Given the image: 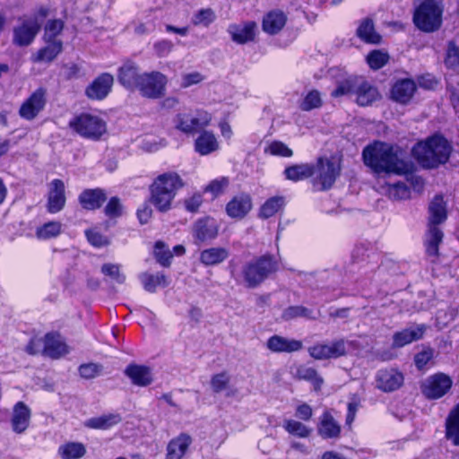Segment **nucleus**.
Returning a JSON list of instances; mask_svg holds the SVG:
<instances>
[{"mask_svg":"<svg viewBox=\"0 0 459 459\" xmlns=\"http://www.w3.org/2000/svg\"><path fill=\"white\" fill-rule=\"evenodd\" d=\"M46 105V91L36 90L21 106L19 114L26 120L34 119Z\"/></svg>","mask_w":459,"mask_h":459,"instance_id":"13","label":"nucleus"},{"mask_svg":"<svg viewBox=\"0 0 459 459\" xmlns=\"http://www.w3.org/2000/svg\"><path fill=\"white\" fill-rule=\"evenodd\" d=\"M212 120V116L204 110H197L195 115L179 113L174 118L175 127L185 133L193 134L198 130L207 126Z\"/></svg>","mask_w":459,"mask_h":459,"instance_id":"9","label":"nucleus"},{"mask_svg":"<svg viewBox=\"0 0 459 459\" xmlns=\"http://www.w3.org/2000/svg\"><path fill=\"white\" fill-rule=\"evenodd\" d=\"M230 375L226 372H221L215 374L211 378V387L214 393H221L225 391L230 386Z\"/></svg>","mask_w":459,"mask_h":459,"instance_id":"48","label":"nucleus"},{"mask_svg":"<svg viewBox=\"0 0 459 459\" xmlns=\"http://www.w3.org/2000/svg\"><path fill=\"white\" fill-rule=\"evenodd\" d=\"M126 376L134 385L145 386L152 383V375L150 370L143 366L131 365L126 369Z\"/></svg>","mask_w":459,"mask_h":459,"instance_id":"37","label":"nucleus"},{"mask_svg":"<svg viewBox=\"0 0 459 459\" xmlns=\"http://www.w3.org/2000/svg\"><path fill=\"white\" fill-rule=\"evenodd\" d=\"M357 35L366 42L377 44L381 37L375 31L373 22L370 20H365L357 30Z\"/></svg>","mask_w":459,"mask_h":459,"instance_id":"44","label":"nucleus"},{"mask_svg":"<svg viewBox=\"0 0 459 459\" xmlns=\"http://www.w3.org/2000/svg\"><path fill=\"white\" fill-rule=\"evenodd\" d=\"M113 82L114 78L110 74H102L87 87L85 93L89 99L103 100L109 93Z\"/></svg>","mask_w":459,"mask_h":459,"instance_id":"16","label":"nucleus"},{"mask_svg":"<svg viewBox=\"0 0 459 459\" xmlns=\"http://www.w3.org/2000/svg\"><path fill=\"white\" fill-rule=\"evenodd\" d=\"M63 225L59 221H49L39 227L36 230V237L41 240L56 238L62 232Z\"/></svg>","mask_w":459,"mask_h":459,"instance_id":"43","label":"nucleus"},{"mask_svg":"<svg viewBox=\"0 0 459 459\" xmlns=\"http://www.w3.org/2000/svg\"><path fill=\"white\" fill-rule=\"evenodd\" d=\"M433 350L425 349L422 351L417 353L414 357L415 366L418 369H423L425 366L432 359Z\"/></svg>","mask_w":459,"mask_h":459,"instance_id":"61","label":"nucleus"},{"mask_svg":"<svg viewBox=\"0 0 459 459\" xmlns=\"http://www.w3.org/2000/svg\"><path fill=\"white\" fill-rule=\"evenodd\" d=\"M168 78L158 71L143 73L140 76L137 90L148 99H160L165 95Z\"/></svg>","mask_w":459,"mask_h":459,"instance_id":"8","label":"nucleus"},{"mask_svg":"<svg viewBox=\"0 0 459 459\" xmlns=\"http://www.w3.org/2000/svg\"><path fill=\"white\" fill-rule=\"evenodd\" d=\"M70 127L82 137L99 140L106 132V122L99 116L82 113L69 122Z\"/></svg>","mask_w":459,"mask_h":459,"instance_id":"6","label":"nucleus"},{"mask_svg":"<svg viewBox=\"0 0 459 459\" xmlns=\"http://www.w3.org/2000/svg\"><path fill=\"white\" fill-rule=\"evenodd\" d=\"M215 18V13L211 8L201 9L192 17V23L195 26L208 27Z\"/></svg>","mask_w":459,"mask_h":459,"instance_id":"49","label":"nucleus"},{"mask_svg":"<svg viewBox=\"0 0 459 459\" xmlns=\"http://www.w3.org/2000/svg\"><path fill=\"white\" fill-rule=\"evenodd\" d=\"M30 417V409L23 402L16 403L11 417L12 429L17 434L23 433L29 428Z\"/></svg>","mask_w":459,"mask_h":459,"instance_id":"19","label":"nucleus"},{"mask_svg":"<svg viewBox=\"0 0 459 459\" xmlns=\"http://www.w3.org/2000/svg\"><path fill=\"white\" fill-rule=\"evenodd\" d=\"M326 343H316L308 348L309 355L315 359H328Z\"/></svg>","mask_w":459,"mask_h":459,"instance_id":"62","label":"nucleus"},{"mask_svg":"<svg viewBox=\"0 0 459 459\" xmlns=\"http://www.w3.org/2000/svg\"><path fill=\"white\" fill-rule=\"evenodd\" d=\"M443 240V232L437 226H429L425 247L427 255L429 257L437 258L438 255V247Z\"/></svg>","mask_w":459,"mask_h":459,"instance_id":"33","label":"nucleus"},{"mask_svg":"<svg viewBox=\"0 0 459 459\" xmlns=\"http://www.w3.org/2000/svg\"><path fill=\"white\" fill-rule=\"evenodd\" d=\"M43 353L52 359H59L69 352V348L56 333H49L44 337Z\"/></svg>","mask_w":459,"mask_h":459,"instance_id":"20","label":"nucleus"},{"mask_svg":"<svg viewBox=\"0 0 459 459\" xmlns=\"http://www.w3.org/2000/svg\"><path fill=\"white\" fill-rule=\"evenodd\" d=\"M282 196H273L265 201L261 206L259 216L263 219H268L275 215L284 205Z\"/></svg>","mask_w":459,"mask_h":459,"instance_id":"42","label":"nucleus"},{"mask_svg":"<svg viewBox=\"0 0 459 459\" xmlns=\"http://www.w3.org/2000/svg\"><path fill=\"white\" fill-rule=\"evenodd\" d=\"M86 453L83 444L79 442H68L59 446L58 454L63 459H79Z\"/></svg>","mask_w":459,"mask_h":459,"instance_id":"41","label":"nucleus"},{"mask_svg":"<svg viewBox=\"0 0 459 459\" xmlns=\"http://www.w3.org/2000/svg\"><path fill=\"white\" fill-rule=\"evenodd\" d=\"M219 223L212 217L197 220L192 229V235L195 243H202L214 239L219 233Z\"/></svg>","mask_w":459,"mask_h":459,"instance_id":"12","label":"nucleus"},{"mask_svg":"<svg viewBox=\"0 0 459 459\" xmlns=\"http://www.w3.org/2000/svg\"><path fill=\"white\" fill-rule=\"evenodd\" d=\"M154 255L157 262L162 266H169L173 256L169 249L161 241L156 242L154 246Z\"/></svg>","mask_w":459,"mask_h":459,"instance_id":"51","label":"nucleus"},{"mask_svg":"<svg viewBox=\"0 0 459 459\" xmlns=\"http://www.w3.org/2000/svg\"><path fill=\"white\" fill-rule=\"evenodd\" d=\"M284 175L291 181L304 180L314 175V166L307 163L292 165L285 169Z\"/></svg>","mask_w":459,"mask_h":459,"instance_id":"38","label":"nucleus"},{"mask_svg":"<svg viewBox=\"0 0 459 459\" xmlns=\"http://www.w3.org/2000/svg\"><path fill=\"white\" fill-rule=\"evenodd\" d=\"M328 359H336L346 354V343L343 340L326 343Z\"/></svg>","mask_w":459,"mask_h":459,"instance_id":"57","label":"nucleus"},{"mask_svg":"<svg viewBox=\"0 0 459 459\" xmlns=\"http://www.w3.org/2000/svg\"><path fill=\"white\" fill-rule=\"evenodd\" d=\"M65 204V184L60 179H54L49 184L48 211L56 213L61 211Z\"/></svg>","mask_w":459,"mask_h":459,"instance_id":"21","label":"nucleus"},{"mask_svg":"<svg viewBox=\"0 0 459 459\" xmlns=\"http://www.w3.org/2000/svg\"><path fill=\"white\" fill-rule=\"evenodd\" d=\"M287 21L285 13L280 10H273L266 13L263 19V30L273 35L281 30Z\"/></svg>","mask_w":459,"mask_h":459,"instance_id":"27","label":"nucleus"},{"mask_svg":"<svg viewBox=\"0 0 459 459\" xmlns=\"http://www.w3.org/2000/svg\"><path fill=\"white\" fill-rule=\"evenodd\" d=\"M48 45L40 48L36 54L31 56L34 63H50L52 62L63 50V42L61 40H54L46 42Z\"/></svg>","mask_w":459,"mask_h":459,"instance_id":"31","label":"nucleus"},{"mask_svg":"<svg viewBox=\"0 0 459 459\" xmlns=\"http://www.w3.org/2000/svg\"><path fill=\"white\" fill-rule=\"evenodd\" d=\"M230 256V251L221 247H210L200 253V262L206 266L223 263Z\"/></svg>","mask_w":459,"mask_h":459,"instance_id":"29","label":"nucleus"},{"mask_svg":"<svg viewBox=\"0 0 459 459\" xmlns=\"http://www.w3.org/2000/svg\"><path fill=\"white\" fill-rule=\"evenodd\" d=\"M251 208V198L247 195H241L228 203L226 212L231 218L241 219L249 212Z\"/></svg>","mask_w":459,"mask_h":459,"instance_id":"25","label":"nucleus"},{"mask_svg":"<svg viewBox=\"0 0 459 459\" xmlns=\"http://www.w3.org/2000/svg\"><path fill=\"white\" fill-rule=\"evenodd\" d=\"M101 273L118 284H122L126 281V276L120 272V266L118 264H104L101 266Z\"/></svg>","mask_w":459,"mask_h":459,"instance_id":"53","label":"nucleus"},{"mask_svg":"<svg viewBox=\"0 0 459 459\" xmlns=\"http://www.w3.org/2000/svg\"><path fill=\"white\" fill-rule=\"evenodd\" d=\"M183 180L176 172L159 175L151 185V202L160 211L171 208L178 191L183 186Z\"/></svg>","mask_w":459,"mask_h":459,"instance_id":"3","label":"nucleus"},{"mask_svg":"<svg viewBox=\"0 0 459 459\" xmlns=\"http://www.w3.org/2000/svg\"><path fill=\"white\" fill-rule=\"evenodd\" d=\"M277 264L271 255H263L260 258L247 264L242 270L246 284L249 288L259 285L267 276L276 271Z\"/></svg>","mask_w":459,"mask_h":459,"instance_id":"5","label":"nucleus"},{"mask_svg":"<svg viewBox=\"0 0 459 459\" xmlns=\"http://www.w3.org/2000/svg\"><path fill=\"white\" fill-rule=\"evenodd\" d=\"M417 86L411 79L397 80L392 86L390 91L391 99L400 104H407L412 99L416 92Z\"/></svg>","mask_w":459,"mask_h":459,"instance_id":"15","label":"nucleus"},{"mask_svg":"<svg viewBox=\"0 0 459 459\" xmlns=\"http://www.w3.org/2000/svg\"><path fill=\"white\" fill-rule=\"evenodd\" d=\"M429 226H437L446 220V207L441 195H436L429 206Z\"/></svg>","mask_w":459,"mask_h":459,"instance_id":"30","label":"nucleus"},{"mask_svg":"<svg viewBox=\"0 0 459 459\" xmlns=\"http://www.w3.org/2000/svg\"><path fill=\"white\" fill-rule=\"evenodd\" d=\"M340 172L341 166L338 161L328 158H319L314 166V187L320 191L331 188Z\"/></svg>","mask_w":459,"mask_h":459,"instance_id":"7","label":"nucleus"},{"mask_svg":"<svg viewBox=\"0 0 459 459\" xmlns=\"http://www.w3.org/2000/svg\"><path fill=\"white\" fill-rule=\"evenodd\" d=\"M39 30V24L36 20L24 22L20 27L14 29L13 42L19 46L30 45Z\"/></svg>","mask_w":459,"mask_h":459,"instance_id":"23","label":"nucleus"},{"mask_svg":"<svg viewBox=\"0 0 459 459\" xmlns=\"http://www.w3.org/2000/svg\"><path fill=\"white\" fill-rule=\"evenodd\" d=\"M105 200L106 195L100 189L85 190L79 196L80 204L87 210H95L100 208Z\"/></svg>","mask_w":459,"mask_h":459,"instance_id":"34","label":"nucleus"},{"mask_svg":"<svg viewBox=\"0 0 459 459\" xmlns=\"http://www.w3.org/2000/svg\"><path fill=\"white\" fill-rule=\"evenodd\" d=\"M452 147L440 134H434L420 141L412 148V156L424 168L432 169L446 163Z\"/></svg>","mask_w":459,"mask_h":459,"instance_id":"2","label":"nucleus"},{"mask_svg":"<svg viewBox=\"0 0 459 459\" xmlns=\"http://www.w3.org/2000/svg\"><path fill=\"white\" fill-rule=\"evenodd\" d=\"M426 332L425 325H411L408 328L403 329L394 333L393 335V347L402 348L412 342L420 340Z\"/></svg>","mask_w":459,"mask_h":459,"instance_id":"18","label":"nucleus"},{"mask_svg":"<svg viewBox=\"0 0 459 459\" xmlns=\"http://www.w3.org/2000/svg\"><path fill=\"white\" fill-rule=\"evenodd\" d=\"M357 79V77H350L343 82H341L332 91L331 95L334 98H339L350 94H354Z\"/></svg>","mask_w":459,"mask_h":459,"instance_id":"47","label":"nucleus"},{"mask_svg":"<svg viewBox=\"0 0 459 459\" xmlns=\"http://www.w3.org/2000/svg\"><path fill=\"white\" fill-rule=\"evenodd\" d=\"M388 59L389 56L387 53L381 50H374L370 52L367 56V62L368 65L374 70H377L383 67L387 63Z\"/></svg>","mask_w":459,"mask_h":459,"instance_id":"52","label":"nucleus"},{"mask_svg":"<svg viewBox=\"0 0 459 459\" xmlns=\"http://www.w3.org/2000/svg\"><path fill=\"white\" fill-rule=\"evenodd\" d=\"M195 149L201 155H208L219 149V143L212 132L204 131L196 138Z\"/></svg>","mask_w":459,"mask_h":459,"instance_id":"32","label":"nucleus"},{"mask_svg":"<svg viewBox=\"0 0 459 459\" xmlns=\"http://www.w3.org/2000/svg\"><path fill=\"white\" fill-rule=\"evenodd\" d=\"M85 234L88 241L94 247H100L108 244L106 238L95 230H86Z\"/></svg>","mask_w":459,"mask_h":459,"instance_id":"64","label":"nucleus"},{"mask_svg":"<svg viewBox=\"0 0 459 459\" xmlns=\"http://www.w3.org/2000/svg\"><path fill=\"white\" fill-rule=\"evenodd\" d=\"M442 5L435 0H425L415 10L413 22L417 28L425 32L439 29L442 23Z\"/></svg>","mask_w":459,"mask_h":459,"instance_id":"4","label":"nucleus"},{"mask_svg":"<svg viewBox=\"0 0 459 459\" xmlns=\"http://www.w3.org/2000/svg\"><path fill=\"white\" fill-rule=\"evenodd\" d=\"M302 342L295 339H289L281 335H273L266 342V347L272 352H294L302 349Z\"/></svg>","mask_w":459,"mask_h":459,"instance_id":"22","label":"nucleus"},{"mask_svg":"<svg viewBox=\"0 0 459 459\" xmlns=\"http://www.w3.org/2000/svg\"><path fill=\"white\" fill-rule=\"evenodd\" d=\"M105 212L109 217H117V216L121 215L122 205L120 204L119 199L117 197H112L108 201V203L105 208Z\"/></svg>","mask_w":459,"mask_h":459,"instance_id":"63","label":"nucleus"},{"mask_svg":"<svg viewBox=\"0 0 459 459\" xmlns=\"http://www.w3.org/2000/svg\"><path fill=\"white\" fill-rule=\"evenodd\" d=\"M64 29V22L60 19L49 20L44 28V40L45 42H51L58 40L56 37L62 32Z\"/></svg>","mask_w":459,"mask_h":459,"instance_id":"45","label":"nucleus"},{"mask_svg":"<svg viewBox=\"0 0 459 459\" xmlns=\"http://www.w3.org/2000/svg\"><path fill=\"white\" fill-rule=\"evenodd\" d=\"M229 180L226 178H221L212 180L206 187L205 191L212 193L214 196L221 195L228 186Z\"/></svg>","mask_w":459,"mask_h":459,"instance_id":"59","label":"nucleus"},{"mask_svg":"<svg viewBox=\"0 0 459 459\" xmlns=\"http://www.w3.org/2000/svg\"><path fill=\"white\" fill-rule=\"evenodd\" d=\"M322 105V99L320 93L316 91H310L303 99L300 103V108L304 111H309L317 108Z\"/></svg>","mask_w":459,"mask_h":459,"instance_id":"50","label":"nucleus"},{"mask_svg":"<svg viewBox=\"0 0 459 459\" xmlns=\"http://www.w3.org/2000/svg\"><path fill=\"white\" fill-rule=\"evenodd\" d=\"M294 377L310 382L316 390H319L324 384V379L318 375L317 371L311 367L299 365L293 373Z\"/></svg>","mask_w":459,"mask_h":459,"instance_id":"40","label":"nucleus"},{"mask_svg":"<svg viewBox=\"0 0 459 459\" xmlns=\"http://www.w3.org/2000/svg\"><path fill=\"white\" fill-rule=\"evenodd\" d=\"M388 195L394 200H404L410 197L411 191L404 183H396L388 186Z\"/></svg>","mask_w":459,"mask_h":459,"instance_id":"55","label":"nucleus"},{"mask_svg":"<svg viewBox=\"0 0 459 459\" xmlns=\"http://www.w3.org/2000/svg\"><path fill=\"white\" fill-rule=\"evenodd\" d=\"M451 377L444 373H437L427 377L421 384V392L429 399L443 397L452 387Z\"/></svg>","mask_w":459,"mask_h":459,"instance_id":"10","label":"nucleus"},{"mask_svg":"<svg viewBox=\"0 0 459 459\" xmlns=\"http://www.w3.org/2000/svg\"><path fill=\"white\" fill-rule=\"evenodd\" d=\"M257 25L253 21L230 24L227 31L231 39L238 44H246L254 40Z\"/></svg>","mask_w":459,"mask_h":459,"instance_id":"14","label":"nucleus"},{"mask_svg":"<svg viewBox=\"0 0 459 459\" xmlns=\"http://www.w3.org/2000/svg\"><path fill=\"white\" fill-rule=\"evenodd\" d=\"M364 163L376 172L398 175L408 173L411 166L400 157V152L394 146L375 142L365 147L362 152Z\"/></svg>","mask_w":459,"mask_h":459,"instance_id":"1","label":"nucleus"},{"mask_svg":"<svg viewBox=\"0 0 459 459\" xmlns=\"http://www.w3.org/2000/svg\"><path fill=\"white\" fill-rule=\"evenodd\" d=\"M283 428L289 434L299 437H307L311 433V429L309 428L295 420H285L283 422Z\"/></svg>","mask_w":459,"mask_h":459,"instance_id":"46","label":"nucleus"},{"mask_svg":"<svg viewBox=\"0 0 459 459\" xmlns=\"http://www.w3.org/2000/svg\"><path fill=\"white\" fill-rule=\"evenodd\" d=\"M445 63L446 66L451 68L459 65V49L454 43H449L448 45Z\"/></svg>","mask_w":459,"mask_h":459,"instance_id":"60","label":"nucleus"},{"mask_svg":"<svg viewBox=\"0 0 459 459\" xmlns=\"http://www.w3.org/2000/svg\"><path fill=\"white\" fill-rule=\"evenodd\" d=\"M311 311L301 306L290 307L284 310L282 317L285 320H291L296 317L312 318Z\"/></svg>","mask_w":459,"mask_h":459,"instance_id":"56","label":"nucleus"},{"mask_svg":"<svg viewBox=\"0 0 459 459\" xmlns=\"http://www.w3.org/2000/svg\"><path fill=\"white\" fill-rule=\"evenodd\" d=\"M354 95L355 100L359 106H368L380 99V94L377 89L370 82L362 78H358Z\"/></svg>","mask_w":459,"mask_h":459,"instance_id":"17","label":"nucleus"},{"mask_svg":"<svg viewBox=\"0 0 459 459\" xmlns=\"http://www.w3.org/2000/svg\"><path fill=\"white\" fill-rule=\"evenodd\" d=\"M446 436L455 446H459V403L451 410L446 418Z\"/></svg>","mask_w":459,"mask_h":459,"instance_id":"36","label":"nucleus"},{"mask_svg":"<svg viewBox=\"0 0 459 459\" xmlns=\"http://www.w3.org/2000/svg\"><path fill=\"white\" fill-rule=\"evenodd\" d=\"M139 280L143 289L151 293L155 292L158 287L164 288L169 284L166 275L162 273L156 274L143 273L139 275Z\"/></svg>","mask_w":459,"mask_h":459,"instance_id":"35","label":"nucleus"},{"mask_svg":"<svg viewBox=\"0 0 459 459\" xmlns=\"http://www.w3.org/2000/svg\"><path fill=\"white\" fill-rule=\"evenodd\" d=\"M137 66L133 63H126L118 72V81L128 89L138 88L140 76Z\"/></svg>","mask_w":459,"mask_h":459,"instance_id":"28","label":"nucleus"},{"mask_svg":"<svg viewBox=\"0 0 459 459\" xmlns=\"http://www.w3.org/2000/svg\"><path fill=\"white\" fill-rule=\"evenodd\" d=\"M403 382V374L394 368H381L377 370L375 376L376 387L385 393L399 389Z\"/></svg>","mask_w":459,"mask_h":459,"instance_id":"11","label":"nucleus"},{"mask_svg":"<svg viewBox=\"0 0 459 459\" xmlns=\"http://www.w3.org/2000/svg\"><path fill=\"white\" fill-rule=\"evenodd\" d=\"M264 152L271 155L281 157H291L293 152L282 142L273 141L268 144Z\"/></svg>","mask_w":459,"mask_h":459,"instance_id":"54","label":"nucleus"},{"mask_svg":"<svg viewBox=\"0 0 459 459\" xmlns=\"http://www.w3.org/2000/svg\"><path fill=\"white\" fill-rule=\"evenodd\" d=\"M317 433L324 439L337 438L341 434L340 424L328 411H324L319 418Z\"/></svg>","mask_w":459,"mask_h":459,"instance_id":"24","label":"nucleus"},{"mask_svg":"<svg viewBox=\"0 0 459 459\" xmlns=\"http://www.w3.org/2000/svg\"><path fill=\"white\" fill-rule=\"evenodd\" d=\"M101 370V366L95 363L83 364L79 368L81 377L86 379L94 378L100 374Z\"/></svg>","mask_w":459,"mask_h":459,"instance_id":"58","label":"nucleus"},{"mask_svg":"<svg viewBox=\"0 0 459 459\" xmlns=\"http://www.w3.org/2000/svg\"><path fill=\"white\" fill-rule=\"evenodd\" d=\"M191 442V437L186 434H180L170 440L167 446L166 459H182Z\"/></svg>","mask_w":459,"mask_h":459,"instance_id":"26","label":"nucleus"},{"mask_svg":"<svg viewBox=\"0 0 459 459\" xmlns=\"http://www.w3.org/2000/svg\"><path fill=\"white\" fill-rule=\"evenodd\" d=\"M122 420L120 414L109 413L89 419L85 426L91 429H108Z\"/></svg>","mask_w":459,"mask_h":459,"instance_id":"39","label":"nucleus"}]
</instances>
